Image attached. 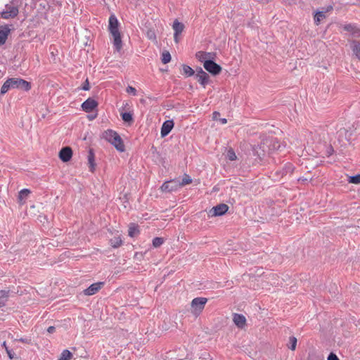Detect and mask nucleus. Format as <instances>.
<instances>
[{
	"mask_svg": "<svg viewBox=\"0 0 360 360\" xmlns=\"http://www.w3.org/2000/svg\"><path fill=\"white\" fill-rule=\"evenodd\" d=\"M226 158L230 161H234L237 160V155L232 148H229L226 154Z\"/></svg>",
	"mask_w": 360,
	"mask_h": 360,
	"instance_id": "obj_31",
	"label": "nucleus"
},
{
	"mask_svg": "<svg viewBox=\"0 0 360 360\" xmlns=\"http://www.w3.org/2000/svg\"><path fill=\"white\" fill-rule=\"evenodd\" d=\"M96 117V115L93 116V115H91V117H89V120H93Z\"/></svg>",
	"mask_w": 360,
	"mask_h": 360,
	"instance_id": "obj_48",
	"label": "nucleus"
},
{
	"mask_svg": "<svg viewBox=\"0 0 360 360\" xmlns=\"http://www.w3.org/2000/svg\"><path fill=\"white\" fill-rule=\"evenodd\" d=\"M126 91L128 94H133L134 96L136 95V89L134 87L131 86H128L127 87Z\"/></svg>",
	"mask_w": 360,
	"mask_h": 360,
	"instance_id": "obj_40",
	"label": "nucleus"
},
{
	"mask_svg": "<svg viewBox=\"0 0 360 360\" xmlns=\"http://www.w3.org/2000/svg\"><path fill=\"white\" fill-rule=\"evenodd\" d=\"M229 207L224 203L219 204L214 207H213L210 211H209V216L211 217H220L225 214L228 210Z\"/></svg>",
	"mask_w": 360,
	"mask_h": 360,
	"instance_id": "obj_7",
	"label": "nucleus"
},
{
	"mask_svg": "<svg viewBox=\"0 0 360 360\" xmlns=\"http://www.w3.org/2000/svg\"><path fill=\"white\" fill-rule=\"evenodd\" d=\"M110 245L113 248H117L120 247L122 245V240L121 239V237L120 236L117 237H114L110 240Z\"/></svg>",
	"mask_w": 360,
	"mask_h": 360,
	"instance_id": "obj_27",
	"label": "nucleus"
},
{
	"mask_svg": "<svg viewBox=\"0 0 360 360\" xmlns=\"http://www.w3.org/2000/svg\"><path fill=\"white\" fill-rule=\"evenodd\" d=\"M103 138L110 143L120 152L125 150L124 144L120 136L112 129H108L103 134Z\"/></svg>",
	"mask_w": 360,
	"mask_h": 360,
	"instance_id": "obj_3",
	"label": "nucleus"
},
{
	"mask_svg": "<svg viewBox=\"0 0 360 360\" xmlns=\"http://www.w3.org/2000/svg\"><path fill=\"white\" fill-rule=\"evenodd\" d=\"M297 340L295 337H294V336L290 337L289 342L287 345L288 349H290L292 351L295 350L296 347H297Z\"/></svg>",
	"mask_w": 360,
	"mask_h": 360,
	"instance_id": "obj_32",
	"label": "nucleus"
},
{
	"mask_svg": "<svg viewBox=\"0 0 360 360\" xmlns=\"http://www.w3.org/2000/svg\"><path fill=\"white\" fill-rule=\"evenodd\" d=\"M88 163H89V171L91 172H94L96 168V163H95V155L94 153L93 149H89L88 153Z\"/></svg>",
	"mask_w": 360,
	"mask_h": 360,
	"instance_id": "obj_19",
	"label": "nucleus"
},
{
	"mask_svg": "<svg viewBox=\"0 0 360 360\" xmlns=\"http://www.w3.org/2000/svg\"><path fill=\"white\" fill-rule=\"evenodd\" d=\"M179 34H176V33H174V40L176 44L179 41Z\"/></svg>",
	"mask_w": 360,
	"mask_h": 360,
	"instance_id": "obj_46",
	"label": "nucleus"
},
{
	"mask_svg": "<svg viewBox=\"0 0 360 360\" xmlns=\"http://www.w3.org/2000/svg\"><path fill=\"white\" fill-rule=\"evenodd\" d=\"M192 183V179L191 176L186 174H185L183 176V179L181 181H180L181 186H184L185 185L189 184Z\"/></svg>",
	"mask_w": 360,
	"mask_h": 360,
	"instance_id": "obj_36",
	"label": "nucleus"
},
{
	"mask_svg": "<svg viewBox=\"0 0 360 360\" xmlns=\"http://www.w3.org/2000/svg\"><path fill=\"white\" fill-rule=\"evenodd\" d=\"M252 155L256 156L261 161L266 154L264 143L252 146Z\"/></svg>",
	"mask_w": 360,
	"mask_h": 360,
	"instance_id": "obj_10",
	"label": "nucleus"
},
{
	"mask_svg": "<svg viewBox=\"0 0 360 360\" xmlns=\"http://www.w3.org/2000/svg\"><path fill=\"white\" fill-rule=\"evenodd\" d=\"M171 58L172 57L169 51H165L162 53L161 61L163 64L169 63Z\"/></svg>",
	"mask_w": 360,
	"mask_h": 360,
	"instance_id": "obj_35",
	"label": "nucleus"
},
{
	"mask_svg": "<svg viewBox=\"0 0 360 360\" xmlns=\"http://www.w3.org/2000/svg\"><path fill=\"white\" fill-rule=\"evenodd\" d=\"M147 36L150 39H156L155 34L154 31H153V30H148L147 32Z\"/></svg>",
	"mask_w": 360,
	"mask_h": 360,
	"instance_id": "obj_42",
	"label": "nucleus"
},
{
	"mask_svg": "<svg viewBox=\"0 0 360 360\" xmlns=\"http://www.w3.org/2000/svg\"><path fill=\"white\" fill-rule=\"evenodd\" d=\"M139 233H140V231L139 229V226L135 224H131L129 227V230H128L129 236L133 238V237L137 236L138 234H139Z\"/></svg>",
	"mask_w": 360,
	"mask_h": 360,
	"instance_id": "obj_25",
	"label": "nucleus"
},
{
	"mask_svg": "<svg viewBox=\"0 0 360 360\" xmlns=\"http://www.w3.org/2000/svg\"><path fill=\"white\" fill-rule=\"evenodd\" d=\"M30 190L27 188H23L18 193V202L20 204H24L25 202V200L28 198L30 194Z\"/></svg>",
	"mask_w": 360,
	"mask_h": 360,
	"instance_id": "obj_21",
	"label": "nucleus"
},
{
	"mask_svg": "<svg viewBox=\"0 0 360 360\" xmlns=\"http://www.w3.org/2000/svg\"><path fill=\"white\" fill-rule=\"evenodd\" d=\"M233 321L239 328H243L246 325V318L240 314L235 313L233 315Z\"/></svg>",
	"mask_w": 360,
	"mask_h": 360,
	"instance_id": "obj_15",
	"label": "nucleus"
},
{
	"mask_svg": "<svg viewBox=\"0 0 360 360\" xmlns=\"http://www.w3.org/2000/svg\"><path fill=\"white\" fill-rule=\"evenodd\" d=\"M98 105V103L92 98H87L82 104V108L85 112H91Z\"/></svg>",
	"mask_w": 360,
	"mask_h": 360,
	"instance_id": "obj_9",
	"label": "nucleus"
},
{
	"mask_svg": "<svg viewBox=\"0 0 360 360\" xmlns=\"http://www.w3.org/2000/svg\"><path fill=\"white\" fill-rule=\"evenodd\" d=\"M2 347H4L5 348L6 351V353H7V354H8V356L10 359H11V360H18V357L17 356L15 353L13 351V349H9L7 347L6 342H3Z\"/></svg>",
	"mask_w": 360,
	"mask_h": 360,
	"instance_id": "obj_29",
	"label": "nucleus"
},
{
	"mask_svg": "<svg viewBox=\"0 0 360 360\" xmlns=\"http://www.w3.org/2000/svg\"><path fill=\"white\" fill-rule=\"evenodd\" d=\"M174 125V121L172 120H166L163 122L161 131H160V135L162 138L165 137L167 136L172 129H173Z\"/></svg>",
	"mask_w": 360,
	"mask_h": 360,
	"instance_id": "obj_14",
	"label": "nucleus"
},
{
	"mask_svg": "<svg viewBox=\"0 0 360 360\" xmlns=\"http://www.w3.org/2000/svg\"><path fill=\"white\" fill-rule=\"evenodd\" d=\"M184 25L182 23V22H180L178 20H175L173 22V25H172V28L174 31V33H176V34H181V32L184 31Z\"/></svg>",
	"mask_w": 360,
	"mask_h": 360,
	"instance_id": "obj_24",
	"label": "nucleus"
},
{
	"mask_svg": "<svg viewBox=\"0 0 360 360\" xmlns=\"http://www.w3.org/2000/svg\"><path fill=\"white\" fill-rule=\"evenodd\" d=\"M15 340L23 342V343H26V344H30L31 341H32L31 339L28 338H20L18 339H15Z\"/></svg>",
	"mask_w": 360,
	"mask_h": 360,
	"instance_id": "obj_41",
	"label": "nucleus"
},
{
	"mask_svg": "<svg viewBox=\"0 0 360 360\" xmlns=\"http://www.w3.org/2000/svg\"><path fill=\"white\" fill-rule=\"evenodd\" d=\"M89 89H90L89 82L88 78H86L82 84V89L84 91H89Z\"/></svg>",
	"mask_w": 360,
	"mask_h": 360,
	"instance_id": "obj_39",
	"label": "nucleus"
},
{
	"mask_svg": "<svg viewBox=\"0 0 360 360\" xmlns=\"http://www.w3.org/2000/svg\"><path fill=\"white\" fill-rule=\"evenodd\" d=\"M200 72H202V73H203V72H205L202 69V68H200V67L197 68V69H196V74H195V75H200Z\"/></svg>",
	"mask_w": 360,
	"mask_h": 360,
	"instance_id": "obj_45",
	"label": "nucleus"
},
{
	"mask_svg": "<svg viewBox=\"0 0 360 360\" xmlns=\"http://www.w3.org/2000/svg\"><path fill=\"white\" fill-rule=\"evenodd\" d=\"M212 53L210 52L198 51L195 53V57L199 61L204 63L205 60H209L212 58Z\"/></svg>",
	"mask_w": 360,
	"mask_h": 360,
	"instance_id": "obj_23",
	"label": "nucleus"
},
{
	"mask_svg": "<svg viewBox=\"0 0 360 360\" xmlns=\"http://www.w3.org/2000/svg\"><path fill=\"white\" fill-rule=\"evenodd\" d=\"M181 188L180 180L174 179L164 182L160 189L162 192L172 193L178 191Z\"/></svg>",
	"mask_w": 360,
	"mask_h": 360,
	"instance_id": "obj_5",
	"label": "nucleus"
},
{
	"mask_svg": "<svg viewBox=\"0 0 360 360\" xmlns=\"http://www.w3.org/2000/svg\"><path fill=\"white\" fill-rule=\"evenodd\" d=\"M200 75H195V78L197 79L198 82L203 86L205 87V86L209 83L210 82V76L206 72H200Z\"/></svg>",
	"mask_w": 360,
	"mask_h": 360,
	"instance_id": "obj_20",
	"label": "nucleus"
},
{
	"mask_svg": "<svg viewBox=\"0 0 360 360\" xmlns=\"http://www.w3.org/2000/svg\"><path fill=\"white\" fill-rule=\"evenodd\" d=\"M31 83L21 78H8L3 84L0 94H5L11 89H18L25 91H28L31 89Z\"/></svg>",
	"mask_w": 360,
	"mask_h": 360,
	"instance_id": "obj_1",
	"label": "nucleus"
},
{
	"mask_svg": "<svg viewBox=\"0 0 360 360\" xmlns=\"http://www.w3.org/2000/svg\"><path fill=\"white\" fill-rule=\"evenodd\" d=\"M9 294H10L9 290H0V308L6 306V302H8V300Z\"/></svg>",
	"mask_w": 360,
	"mask_h": 360,
	"instance_id": "obj_22",
	"label": "nucleus"
},
{
	"mask_svg": "<svg viewBox=\"0 0 360 360\" xmlns=\"http://www.w3.org/2000/svg\"><path fill=\"white\" fill-rule=\"evenodd\" d=\"M220 115V112L214 111L212 113V119L215 121H219L222 124H226L227 120L226 118H221Z\"/></svg>",
	"mask_w": 360,
	"mask_h": 360,
	"instance_id": "obj_33",
	"label": "nucleus"
},
{
	"mask_svg": "<svg viewBox=\"0 0 360 360\" xmlns=\"http://www.w3.org/2000/svg\"><path fill=\"white\" fill-rule=\"evenodd\" d=\"M108 30L113 37V45L117 51H120L122 48V41L121 34L119 31V22L115 15H111L108 20Z\"/></svg>",
	"mask_w": 360,
	"mask_h": 360,
	"instance_id": "obj_2",
	"label": "nucleus"
},
{
	"mask_svg": "<svg viewBox=\"0 0 360 360\" xmlns=\"http://www.w3.org/2000/svg\"><path fill=\"white\" fill-rule=\"evenodd\" d=\"M72 357V354L68 349H64L58 360H70Z\"/></svg>",
	"mask_w": 360,
	"mask_h": 360,
	"instance_id": "obj_30",
	"label": "nucleus"
},
{
	"mask_svg": "<svg viewBox=\"0 0 360 360\" xmlns=\"http://www.w3.org/2000/svg\"><path fill=\"white\" fill-rule=\"evenodd\" d=\"M349 182L354 184H360V174L349 176Z\"/></svg>",
	"mask_w": 360,
	"mask_h": 360,
	"instance_id": "obj_37",
	"label": "nucleus"
},
{
	"mask_svg": "<svg viewBox=\"0 0 360 360\" xmlns=\"http://www.w3.org/2000/svg\"><path fill=\"white\" fill-rule=\"evenodd\" d=\"M343 30L349 32L353 37H360V29L354 24L345 25Z\"/></svg>",
	"mask_w": 360,
	"mask_h": 360,
	"instance_id": "obj_17",
	"label": "nucleus"
},
{
	"mask_svg": "<svg viewBox=\"0 0 360 360\" xmlns=\"http://www.w3.org/2000/svg\"><path fill=\"white\" fill-rule=\"evenodd\" d=\"M182 71L183 75H184L185 77H191L195 75V71L193 70V69L191 68L189 65L185 64L182 65Z\"/></svg>",
	"mask_w": 360,
	"mask_h": 360,
	"instance_id": "obj_26",
	"label": "nucleus"
},
{
	"mask_svg": "<svg viewBox=\"0 0 360 360\" xmlns=\"http://www.w3.org/2000/svg\"><path fill=\"white\" fill-rule=\"evenodd\" d=\"M207 299L205 297H195L191 301V312L195 316H198L204 309Z\"/></svg>",
	"mask_w": 360,
	"mask_h": 360,
	"instance_id": "obj_4",
	"label": "nucleus"
},
{
	"mask_svg": "<svg viewBox=\"0 0 360 360\" xmlns=\"http://www.w3.org/2000/svg\"><path fill=\"white\" fill-rule=\"evenodd\" d=\"M325 17V14L323 11H318L316 14V15L314 16V21L316 24H318V22L321 20V18H324Z\"/></svg>",
	"mask_w": 360,
	"mask_h": 360,
	"instance_id": "obj_38",
	"label": "nucleus"
},
{
	"mask_svg": "<svg viewBox=\"0 0 360 360\" xmlns=\"http://www.w3.org/2000/svg\"><path fill=\"white\" fill-rule=\"evenodd\" d=\"M203 67L208 72L214 76L219 75L222 70L221 67L213 60L212 57L204 61Z\"/></svg>",
	"mask_w": 360,
	"mask_h": 360,
	"instance_id": "obj_6",
	"label": "nucleus"
},
{
	"mask_svg": "<svg viewBox=\"0 0 360 360\" xmlns=\"http://www.w3.org/2000/svg\"><path fill=\"white\" fill-rule=\"evenodd\" d=\"M10 32L11 30L7 25L0 26V46L6 43Z\"/></svg>",
	"mask_w": 360,
	"mask_h": 360,
	"instance_id": "obj_16",
	"label": "nucleus"
},
{
	"mask_svg": "<svg viewBox=\"0 0 360 360\" xmlns=\"http://www.w3.org/2000/svg\"><path fill=\"white\" fill-rule=\"evenodd\" d=\"M104 282H97L91 284L89 287L84 290L85 295H93L98 292L101 288L104 285Z\"/></svg>",
	"mask_w": 360,
	"mask_h": 360,
	"instance_id": "obj_13",
	"label": "nucleus"
},
{
	"mask_svg": "<svg viewBox=\"0 0 360 360\" xmlns=\"http://www.w3.org/2000/svg\"><path fill=\"white\" fill-rule=\"evenodd\" d=\"M56 331V328L54 326H49L47 328V332L49 333H53Z\"/></svg>",
	"mask_w": 360,
	"mask_h": 360,
	"instance_id": "obj_44",
	"label": "nucleus"
},
{
	"mask_svg": "<svg viewBox=\"0 0 360 360\" xmlns=\"http://www.w3.org/2000/svg\"><path fill=\"white\" fill-rule=\"evenodd\" d=\"M18 8L17 6H11L9 4L6 5V11L1 13V16L4 19L13 18L18 15Z\"/></svg>",
	"mask_w": 360,
	"mask_h": 360,
	"instance_id": "obj_8",
	"label": "nucleus"
},
{
	"mask_svg": "<svg viewBox=\"0 0 360 360\" xmlns=\"http://www.w3.org/2000/svg\"><path fill=\"white\" fill-rule=\"evenodd\" d=\"M294 169L295 167L293 166V165L290 162H287L281 169L276 171L275 175L277 176L278 177H283L286 176L288 174H292Z\"/></svg>",
	"mask_w": 360,
	"mask_h": 360,
	"instance_id": "obj_12",
	"label": "nucleus"
},
{
	"mask_svg": "<svg viewBox=\"0 0 360 360\" xmlns=\"http://www.w3.org/2000/svg\"><path fill=\"white\" fill-rule=\"evenodd\" d=\"M59 158L63 162H69L72 157V150L70 146L63 147L59 151Z\"/></svg>",
	"mask_w": 360,
	"mask_h": 360,
	"instance_id": "obj_11",
	"label": "nucleus"
},
{
	"mask_svg": "<svg viewBox=\"0 0 360 360\" xmlns=\"http://www.w3.org/2000/svg\"><path fill=\"white\" fill-rule=\"evenodd\" d=\"M328 360H339V358L335 354L330 352L328 356Z\"/></svg>",
	"mask_w": 360,
	"mask_h": 360,
	"instance_id": "obj_43",
	"label": "nucleus"
},
{
	"mask_svg": "<svg viewBox=\"0 0 360 360\" xmlns=\"http://www.w3.org/2000/svg\"><path fill=\"white\" fill-rule=\"evenodd\" d=\"M165 242L163 238L161 237H155L153 239L152 244L153 246L155 248L160 247Z\"/></svg>",
	"mask_w": 360,
	"mask_h": 360,
	"instance_id": "obj_34",
	"label": "nucleus"
},
{
	"mask_svg": "<svg viewBox=\"0 0 360 360\" xmlns=\"http://www.w3.org/2000/svg\"><path fill=\"white\" fill-rule=\"evenodd\" d=\"M120 115L124 122L131 124L134 121L133 114L130 112H121Z\"/></svg>",
	"mask_w": 360,
	"mask_h": 360,
	"instance_id": "obj_28",
	"label": "nucleus"
},
{
	"mask_svg": "<svg viewBox=\"0 0 360 360\" xmlns=\"http://www.w3.org/2000/svg\"><path fill=\"white\" fill-rule=\"evenodd\" d=\"M350 47L354 55L360 60V40L351 41Z\"/></svg>",
	"mask_w": 360,
	"mask_h": 360,
	"instance_id": "obj_18",
	"label": "nucleus"
},
{
	"mask_svg": "<svg viewBox=\"0 0 360 360\" xmlns=\"http://www.w3.org/2000/svg\"><path fill=\"white\" fill-rule=\"evenodd\" d=\"M298 181H307V179L305 178H299Z\"/></svg>",
	"mask_w": 360,
	"mask_h": 360,
	"instance_id": "obj_47",
	"label": "nucleus"
}]
</instances>
